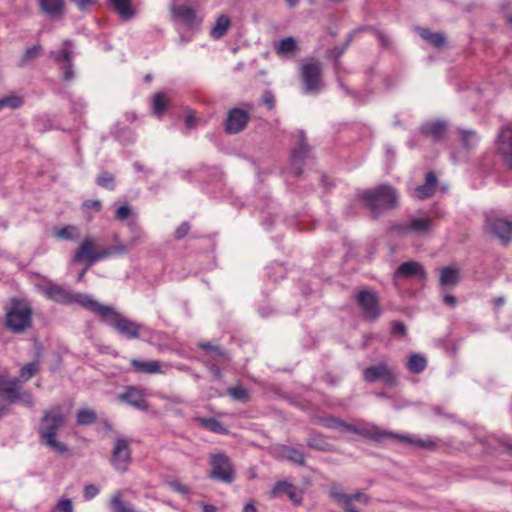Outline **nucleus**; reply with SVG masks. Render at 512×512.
Wrapping results in <instances>:
<instances>
[{"label":"nucleus","mask_w":512,"mask_h":512,"mask_svg":"<svg viewBox=\"0 0 512 512\" xmlns=\"http://www.w3.org/2000/svg\"><path fill=\"white\" fill-rule=\"evenodd\" d=\"M307 446L311 449L323 451V452H334L335 448L326 441L322 434L314 433L311 434L307 439Z\"/></svg>","instance_id":"27"},{"label":"nucleus","mask_w":512,"mask_h":512,"mask_svg":"<svg viewBox=\"0 0 512 512\" xmlns=\"http://www.w3.org/2000/svg\"><path fill=\"white\" fill-rule=\"evenodd\" d=\"M432 228L430 217L412 218L405 222H395L391 225V231L398 236H405L411 233L426 234Z\"/></svg>","instance_id":"15"},{"label":"nucleus","mask_w":512,"mask_h":512,"mask_svg":"<svg viewBox=\"0 0 512 512\" xmlns=\"http://www.w3.org/2000/svg\"><path fill=\"white\" fill-rule=\"evenodd\" d=\"M93 313L99 317L101 322L111 326L127 339L140 337V330L143 326L124 317L113 307L98 302Z\"/></svg>","instance_id":"5"},{"label":"nucleus","mask_w":512,"mask_h":512,"mask_svg":"<svg viewBox=\"0 0 512 512\" xmlns=\"http://www.w3.org/2000/svg\"><path fill=\"white\" fill-rule=\"evenodd\" d=\"M298 50L297 42L294 37H285L275 46V51L279 56H285Z\"/></svg>","instance_id":"35"},{"label":"nucleus","mask_w":512,"mask_h":512,"mask_svg":"<svg viewBox=\"0 0 512 512\" xmlns=\"http://www.w3.org/2000/svg\"><path fill=\"white\" fill-rule=\"evenodd\" d=\"M416 31L419 36L433 45L435 48H442L446 45V36L441 32H433L429 28L417 27Z\"/></svg>","instance_id":"23"},{"label":"nucleus","mask_w":512,"mask_h":512,"mask_svg":"<svg viewBox=\"0 0 512 512\" xmlns=\"http://www.w3.org/2000/svg\"><path fill=\"white\" fill-rule=\"evenodd\" d=\"M395 277L426 279V272L423 265L416 261L403 262L394 273Z\"/></svg>","instance_id":"19"},{"label":"nucleus","mask_w":512,"mask_h":512,"mask_svg":"<svg viewBox=\"0 0 512 512\" xmlns=\"http://www.w3.org/2000/svg\"><path fill=\"white\" fill-rule=\"evenodd\" d=\"M280 454L284 459L291 463L299 466H305V456L298 449L284 445L280 447Z\"/></svg>","instance_id":"30"},{"label":"nucleus","mask_w":512,"mask_h":512,"mask_svg":"<svg viewBox=\"0 0 512 512\" xmlns=\"http://www.w3.org/2000/svg\"><path fill=\"white\" fill-rule=\"evenodd\" d=\"M66 416L60 407L43 411L37 432L43 445L62 455L68 452V446L56 439L58 431L65 426Z\"/></svg>","instance_id":"1"},{"label":"nucleus","mask_w":512,"mask_h":512,"mask_svg":"<svg viewBox=\"0 0 512 512\" xmlns=\"http://www.w3.org/2000/svg\"><path fill=\"white\" fill-rule=\"evenodd\" d=\"M84 208L94 209L95 211H100L102 208V203L100 200H85L82 204Z\"/></svg>","instance_id":"61"},{"label":"nucleus","mask_w":512,"mask_h":512,"mask_svg":"<svg viewBox=\"0 0 512 512\" xmlns=\"http://www.w3.org/2000/svg\"><path fill=\"white\" fill-rule=\"evenodd\" d=\"M458 134L460 136L461 144L465 149L471 150L475 147L478 141V135L475 130L458 129Z\"/></svg>","instance_id":"38"},{"label":"nucleus","mask_w":512,"mask_h":512,"mask_svg":"<svg viewBox=\"0 0 512 512\" xmlns=\"http://www.w3.org/2000/svg\"><path fill=\"white\" fill-rule=\"evenodd\" d=\"M352 34H349L348 37H347V40L345 42V45L342 47V48H335L333 50V53H334V56H335V59L337 60L339 57H341V55L344 53V51L346 50V48L350 45L351 41H352Z\"/></svg>","instance_id":"62"},{"label":"nucleus","mask_w":512,"mask_h":512,"mask_svg":"<svg viewBox=\"0 0 512 512\" xmlns=\"http://www.w3.org/2000/svg\"><path fill=\"white\" fill-rule=\"evenodd\" d=\"M249 114L240 108H233L228 111L225 121V132L227 134H238L243 131L248 122Z\"/></svg>","instance_id":"17"},{"label":"nucleus","mask_w":512,"mask_h":512,"mask_svg":"<svg viewBox=\"0 0 512 512\" xmlns=\"http://www.w3.org/2000/svg\"><path fill=\"white\" fill-rule=\"evenodd\" d=\"M167 98L164 93H156L153 97V111L156 115L163 114L166 108Z\"/></svg>","instance_id":"50"},{"label":"nucleus","mask_w":512,"mask_h":512,"mask_svg":"<svg viewBox=\"0 0 512 512\" xmlns=\"http://www.w3.org/2000/svg\"><path fill=\"white\" fill-rule=\"evenodd\" d=\"M448 124L444 120L427 121L423 123L419 130L426 137H430L433 141H440L446 134Z\"/></svg>","instance_id":"20"},{"label":"nucleus","mask_w":512,"mask_h":512,"mask_svg":"<svg viewBox=\"0 0 512 512\" xmlns=\"http://www.w3.org/2000/svg\"><path fill=\"white\" fill-rule=\"evenodd\" d=\"M460 280V271L454 267H444L440 273V284L443 286L456 285Z\"/></svg>","instance_id":"34"},{"label":"nucleus","mask_w":512,"mask_h":512,"mask_svg":"<svg viewBox=\"0 0 512 512\" xmlns=\"http://www.w3.org/2000/svg\"><path fill=\"white\" fill-rule=\"evenodd\" d=\"M40 371L39 361H32L23 365L19 370V377L21 383H25L32 379Z\"/></svg>","instance_id":"36"},{"label":"nucleus","mask_w":512,"mask_h":512,"mask_svg":"<svg viewBox=\"0 0 512 512\" xmlns=\"http://www.w3.org/2000/svg\"><path fill=\"white\" fill-rule=\"evenodd\" d=\"M95 247L96 242L94 238L90 236L85 237L73 255V262H85L87 263V268H90L92 265L103 259L116 255H123L128 251V246L125 244L108 246L98 251L95 250Z\"/></svg>","instance_id":"4"},{"label":"nucleus","mask_w":512,"mask_h":512,"mask_svg":"<svg viewBox=\"0 0 512 512\" xmlns=\"http://www.w3.org/2000/svg\"><path fill=\"white\" fill-rule=\"evenodd\" d=\"M484 217L485 231L498 239L502 245H509L512 242V222L500 217L494 211L485 213Z\"/></svg>","instance_id":"11"},{"label":"nucleus","mask_w":512,"mask_h":512,"mask_svg":"<svg viewBox=\"0 0 512 512\" xmlns=\"http://www.w3.org/2000/svg\"><path fill=\"white\" fill-rule=\"evenodd\" d=\"M83 492L85 500H91L99 494V488L93 484H90L84 487Z\"/></svg>","instance_id":"55"},{"label":"nucleus","mask_w":512,"mask_h":512,"mask_svg":"<svg viewBox=\"0 0 512 512\" xmlns=\"http://www.w3.org/2000/svg\"><path fill=\"white\" fill-rule=\"evenodd\" d=\"M131 214V208L129 205L120 206L115 212V219L118 221L126 220Z\"/></svg>","instance_id":"54"},{"label":"nucleus","mask_w":512,"mask_h":512,"mask_svg":"<svg viewBox=\"0 0 512 512\" xmlns=\"http://www.w3.org/2000/svg\"><path fill=\"white\" fill-rule=\"evenodd\" d=\"M97 420L96 412L91 408H81L76 414L78 425H91Z\"/></svg>","instance_id":"44"},{"label":"nucleus","mask_w":512,"mask_h":512,"mask_svg":"<svg viewBox=\"0 0 512 512\" xmlns=\"http://www.w3.org/2000/svg\"><path fill=\"white\" fill-rule=\"evenodd\" d=\"M400 436H404V434H397L386 430H375L369 433V437L376 442H383L388 439H397L400 441Z\"/></svg>","instance_id":"47"},{"label":"nucleus","mask_w":512,"mask_h":512,"mask_svg":"<svg viewBox=\"0 0 512 512\" xmlns=\"http://www.w3.org/2000/svg\"><path fill=\"white\" fill-rule=\"evenodd\" d=\"M400 441L430 451H434L438 447L437 443L432 439L414 438L411 435L400 436Z\"/></svg>","instance_id":"33"},{"label":"nucleus","mask_w":512,"mask_h":512,"mask_svg":"<svg viewBox=\"0 0 512 512\" xmlns=\"http://www.w3.org/2000/svg\"><path fill=\"white\" fill-rule=\"evenodd\" d=\"M406 366L411 373L420 374L427 366V359L421 354H412Z\"/></svg>","instance_id":"37"},{"label":"nucleus","mask_w":512,"mask_h":512,"mask_svg":"<svg viewBox=\"0 0 512 512\" xmlns=\"http://www.w3.org/2000/svg\"><path fill=\"white\" fill-rule=\"evenodd\" d=\"M70 2L74 3L82 12L88 11L89 7L95 4V0H70Z\"/></svg>","instance_id":"56"},{"label":"nucleus","mask_w":512,"mask_h":512,"mask_svg":"<svg viewBox=\"0 0 512 512\" xmlns=\"http://www.w3.org/2000/svg\"><path fill=\"white\" fill-rule=\"evenodd\" d=\"M208 464L210 466L209 479L225 484L234 482L236 472L231 459L225 453L216 452L210 454Z\"/></svg>","instance_id":"8"},{"label":"nucleus","mask_w":512,"mask_h":512,"mask_svg":"<svg viewBox=\"0 0 512 512\" xmlns=\"http://www.w3.org/2000/svg\"><path fill=\"white\" fill-rule=\"evenodd\" d=\"M351 497V503L353 501H360L365 505H368L370 503V497L362 492H356L353 495H350Z\"/></svg>","instance_id":"60"},{"label":"nucleus","mask_w":512,"mask_h":512,"mask_svg":"<svg viewBox=\"0 0 512 512\" xmlns=\"http://www.w3.org/2000/svg\"><path fill=\"white\" fill-rule=\"evenodd\" d=\"M262 103L265 104L270 110L275 106L274 95L271 91H266L262 97Z\"/></svg>","instance_id":"59"},{"label":"nucleus","mask_w":512,"mask_h":512,"mask_svg":"<svg viewBox=\"0 0 512 512\" xmlns=\"http://www.w3.org/2000/svg\"><path fill=\"white\" fill-rule=\"evenodd\" d=\"M97 184L105 189L114 190L115 189V177L113 174L104 171L100 173L96 179Z\"/></svg>","instance_id":"49"},{"label":"nucleus","mask_w":512,"mask_h":512,"mask_svg":"<svg viewBox=\"0 0 512 512\" xmlns=\"http://www.w3.org/2000/svg\"><path fill=\"white\" fill-rule=\"evenodd\" d=\"M46 294L48 298L53 300L54 302L65 305L77 303L92 313L98 303L97 300H95L92 296L88 294L72 293L69 290L58 285L48 287L46 289Z\"/></svg>","instance_id":"7"},{"label":"nucleus","mask_w":512,"mask_h":512,"mask_svg":"<svg viewBox=\"0 0 512 512\" xmlns=\"http://www.w3.org/2000/svg\"><path fill=\"white\" fill-rule=\"evenodd\" d=\"M374 33H375V35L379 41V44L382 48L390 49L392 47V42H391L390 38L385 33H383L380 30H374Z\"/></svg>","instance_id":"53"},{"label":"nucleus","mask_w":512,"mask_h":512,"mask_svg":"<svg viewBox=\"0 0 512 512\" xmlns=\"http://www.w3.org/2000/svg\"><path fill=\"white\" fill-rule=\"evenodd\" d=\"M54 236L61 240L73 241L79 237V232L76 226L67 225L55 229Z\"/></svg>","instance_id":"43"},{"label":"nucleus","mask_w":512,"mask_h":512,"mask_svg":"<svg viewBox=\"0 0 512 512\" xmlns=\"http://www.w3.org/2000/svg\"><path fill=\"white\" fill-rule=\"evenodd\" d=\"M227 393L234 400L242 403H246L250 399L248 391L242 386L230 387L228 388Z\"/></svg>","instance_id":"48"},{"label":"nucleus","mask_w":512,"mask_h":512,"mask_svg":"<svg viewBox=\"0 0 512 512\" xmlns=\"http://www.w3.org/2000/svg\"><path fill=\"white\" fill-rule=\"evenodd\" d=\"M173 13L188 25H193L196 22V13L189 6L182 5L176 7L173 9Z\"/></svg>","instance_id":"40"},{"label":"nucleus","mask_w":512,"mask_h":512,"mask_svg":"<svg viewBox=\"0 0 512 512\" xmlns=\"http://www.w3.org/2000/svg\"><path fill=\"white\" fill-rule=\"evenodd\" d=\"M198 346H199L201 349H203V350H205V351H207V352H209V353H211V354L215 355V359H216L217 361H220V362H227V361H229V356H228L227 352H226V351H224V350H223L220 346H218V345H212V344H211V343H209V342H200V343L198 344Z\"/></svg>","instance_id":"42"},{"label":"nucleus","mask_w":512,"mask_h":512,"mask_svg":"<svg viewBox=\"0 0 512 512\" xmlns=\"http://www.w3.org/2000/svg\"><path fill=\"white\" fill-rule=\"evenodd\" d=\"M362 378L366 383L380 382L389 388H393L399 383L397 370L383 361L364 368Z\"/></svg>","instance_id":"9"},{"label":"nucleus","mask_w":512,"mask_h":512,"mask_svg":"<svg viewBox=\"0 0 512 512\" xmlns=\"http://www.w3.org/2000/svg\"><path fill=\"white\" fill-rule=\"evenodd\" d=\"M360 199L364 202L366 207L369 208L374 218L397 208L399 205V194L397 190L389 184H381L364 190L360 194Z\"/></svg>","instance_id":"2"},{"label":"nucleus","mask_w":512,"mask_h":512,"mask_svg":"<svg viewBox=\"0 0 512 512\" xmlns=\"http://www.w3.org/2000/svg\"><path fill=\"white\" fill-rule=\"evenodd\" d=\"M169 487L182 495H187L190 493V488L187 485L182 484L178 480H172L168 482Z\"/></svg>","instance_id":"52"},{"label":"nucleus","mask_w":512,"mask_h":512,"mask_svg":"<svg viewBox=\"0 0 512 512\" xmlns=\"http://www.w3.org/2000/svg\"><path fill=\"white\" fill-rule=\"evenodd\" d=\"M32 307L25 299L11 298L5 307V328L14 333L22 334L32 327Z\"/></svg>","instance_id":"3"},{"label":"nucleus","mask_w":512,"mask_h":512,"mask_svg":"<svg viewBox=\"0 0 512 512\" xmlns=\"http://www.w3.org/2000/svg\"><path fill=\"white\" fill-rule=\"evenodd\" d=\"M0 397L9 404L21 403L27 407L34 406L33 395L24 390L22 383L16 378H7L0 382Z\"/></svg>","instance_id":"10"},{"label":"nucleus","mask_w":512,"mask_h":512,"mask_svg":"<svg viewBox=\"0 0 512 512\" xmlns=\"http://www.w3.org/2000/svg\"><path fill=\"white\" fill-rule=\"evenodd\" d=\"M437 184L436 174L433 171L428 172L425 176V182L415 188L413 196L419 200L430 198L434 195Z\"/></svg>","instance_id":"21"},{"label":"nucleus","mask_w":512,"mask_h":512,"mask_svg":"<svg viewBox=\"0 0 512 512\" xmlns=\"http://www.w3.org/2000/svg\"><path fill=\"white\" fill-rule=\"evenodd\" d=\"M497 153L505 166L512 170V122L502 125L495 139Z\"/></svg>","instance_id":"13"},{"label":"nucleus","mask_w":512,"mask_h":512,"mask_svg":"<svg viewBox=\"0 0 512 512\" xmlns=\"http://www.w3.org/2000/svg\"><path fill=\"white\" fill-rule=\"evenodd\" d=\"M330 497H332L337 503L342 504L345 512H359L351 504V497L349 494L343 492L337 485H332L329 491Z\"/></svg>","instance_id":"25"},{"label":"nucleus","mask_w":512,"mask_h":512,"mask_svg":"<svg viewBox=\"0 0 512 512\" xmlns=\"http://www.w3.org/2000/svg\"><path fill=\"white\" fill-rule=\"evenodd\" d=\"M61 69L63 70L65 81H70L74 78L72 61L65 62V64L62 65Z\"/></svg>","instance_id":"58"},{"label":"nucleus","mask_w":512,"mask_h":512,"mask_svg":"<svg viewBox=\"0 0 512 512\" xmlns=\"http://www.w3.org/2000/svg\"><path fill=\"white\" fill-rule=\"evenodd\" d=\"M321 423L324 427L328 428V429H338V428H342L348 432H351V433H360L359 429L352 425V424H349L343 420H340L336 417H324L321 419Z\"/></svg>","instance_id":"29"},{"label":"nucleus","mask_w":512,"mask_h":512,"mask_svg":"<svg viewBox=\"0 0 512 512\" xmlns=\"http://www.w3.org/2000/svg\"><path fill=\"white\" fill-rule=\"evenodd\" d=\"M299 140V146L294 148L291 153V172L295 177L301 176L303 162L308 157L310 152V147L305 140L303 131H301L299 134Z\"/></svg>","instance_id":"18"},{"label":"nucleus","mask_w":512,"mask_h":512,"mask_svg":"<svg viewBox=\"0 0 512 512\" xmlns=\"http://www.w3.org/2000/svg\"><path fill=\"white\" fill-rule=\"evenodd\" d=\"M63 44H64V46H67V47H64L59 52L52 51V52H50L49 56H50V58L55 60L57 63L65 64V62L72 61L73 52L70 50L72 42L70 40H65Z\"/></svg>","instance_id":"41"},{"label":"nucleus","mask_w":512,"mask_h":512,"mask_svg":"<svg viewBox=\"0 0 512 512\" xmlns=\"http://www.w3.org/2000/svg\"><path fill=\"white\" fill-rule=\"evenodd\" d=\"M499 444L504 448V452L510 456H512V439L508 440H499Z\"/></svg>","instance_id":"64"},{"label":"nucleus","mask_w":512,"mask_h":512,"mask_svg":"<svg viewBox=\"0 0 512 512\" xmlns=\"http://www.w3.org/2000/svg\"><path fill=\"white\" fill-rule=\"evenodd\" d=\"M197 422L207 430L215 433L225 434L227 429L215 418H198Z\"/></svg>","instance_id":"45"},{"label":"nucleus","mask_w":512,"mask_h":512,"mask_svg":"<svg viewBox=\"0 0 512 512\" xmlns=\"http://www.w3.org/2000/svg\"><path fill=\"white\" fill-rule=\"evenodd\" d=\"M24 104V98L17 94H10L3 98H0L1 109L7 107L10 109H18Z\"/></svg>","instance_id":"46"},{"label":"nucleus","mask_w":512,"mask_h":512,"mask_svg":"<svg viewBox=\"0 0 512 512\" xmlns=\"http://www.w3.org/2000/svg\"><path fill=\"white\" fill-rule=\"evenodd\" d=\"M54 512H74L72 501L68 498H61L58 501Z\"/></svg>","instance_id":"51"},{"label":"nucleus","mask_w":512,"mask_h":512,"mask_svg":"<svg viewBox=\"0 0 512 512\" xmlns=\"http://www.w3.org/2000/svg\"><path fill=\"white\" fill-rule=\"evenodd\" d=\"M392 332L394 334H398L400 336H404L406 334V326L402 322H395L392 327Z\"/></svg>","instance_id":"63"},{"label":"nucleus","mask_w":512,"mask_h":512,"mask_svg":"<svg viewBox=\"0 0 512 512\" xmlns=\"http://www.w3.org/2000/svg\"><path fill=\"white\" fill-rule=\"evenodd\" d=\"M281 494H286L295 504H300L302 502V497L296 487L289 482L279 481L275 484L271 491L272 497H278Z\"/></svg>","instance_id":"22"},{"label":"nucleus","mask_w":512,"mask_h":512,"mask_svg":"<svg viewBox=\"0 0 512 512\" xmlns=\"http://www.w3.org/2000/svg\"><path fill=\"white\" fill-rule=\"evenodd\" d=\"M355 299L365 318L375 321L380 317L381 308L377 292L371 289H363L358 292Z\"/></svg>","instance_id":"12"},{"label":"nucleus","mask_w":512,"mask_h":512,"mask_svg":"<svg viewBox=\"0 0 512 512\" xmlns=\"http://www.w3.org/2000/svg\"><path fill=\"white\" fill-rule=\"evenodd\" d=\"M43 53V47L40 44L33 45L32 47L27 48L22 57L17 62V66L19 68H24L29 65L31 62L35 61L39 58Z\"/></svg>","instance_id":"31"},{"label":"nucleus","mask_w":512,"mask_h":512,"mask_svg":"<svg viewBox=\"0 0 512 512\" xmlns=\"http://www.w3.org/2000/svg\"><path fill=\"white\" fill-rule=\"evenodd\" d=\"M117 399L137 410L146 411L149 408L144 391L136 386H127L125 391L117 396Z\"/></svg>","instance_id":"16"},{"label":"nucleus","mask_w":512,"mask_h":512,"mask_svg":"<svg viewBox=\"0 0 512 512\" xmlns=\"http://www.w3.org/2000/svg\"><path fill=\"white\" fill-rule=\"evenodd\" d=\"M230 26V18L225 14H221L216 18L215 24L210 30V36L214 39H220L227 33Z\"/></svg>","instance_id":"26"},{"label":"nucleus","mask_w":512,"mask_h":512,"mask_svg":"<svg viewBox=\"0 0 512 512\" xmlns=\"http://www.w3.org/2000/svg\"><path fill=\"white\" fill-rule=\"evenodd\" d=\"M42 10L51 18L59 17L63 14V0H40Z\"/></svg>","instance_id":"32"},{"label":"nucleus","mask_w":512,"mask_h":512,"mask_svg":"<svg viewBox=\"0 0 512 512\" xmlns=\"http://www.w3.org/2000/svg\"><path fill=\"white\" fill-rule=\"evenodd\" d=\"M108 2L123 20H130L134 17L135 10L132 7V0H108Z\"/></svg>","instance_id":"24"},{"label":"nucleus","mask_w":512,"mask_h":512,"mask_svg":"<svg viewBox=\"0 0 512 512\" xmlns=\"http://www.w3.org/2000/svg\"><path fill=\"white\" fill-rule=\"evenodd\" d=\"M109 506L112 512H137L129 504L124 502L119 491L112 495Z\"/></svg>","instance_id":"39"},{"label":"nucleus","mask_w":512,"mask_h":512,"mask_svg":"<svg viewBox=\"0 0 512 512\" xmlns=\"http://www.w3.org/2000/svg\"><path fill=\"white\" fill-rule=\"evenodd\" d=\"M130 442L125 437H117L110 458L111 465L119 472L128 470L131 463Z\"/></svg>","instance_id":"14"},{"label":"nucleus","mask_w":512,"mask_h":512,"mask_svg":"<svg viewBox=\"0 0 512 512\" xmlns=\"http://www.w3.org/2000/svg\"><path fill=\"white\" fill-rule=\"evenodd\" d=\"M130 364L132 368L139 373L156 374L161 372L160 364L158 361H142L138 359H132Z\"/></svg>","instance_id":"28"},{"label":"nucleus","mask_w":512,"mask_h":512,"mask_svg":"<svg viewBox=\"0 0 512 512\" xmlns=\"http://www.w3.org/2000/svg\"><path fill=\"white\" fill-rule=\"evenodd\" d=\"M299 78L304 94H319L325 86L322 63L313 57L305 58L299 67Z\"/></svg>","instance_id":"6"},{"label":"nucleus","mask_w":512,"mask_h":512,"mask_svg":"<svg viewBox=\"0 0 512 512\" xmlns=\"http://www.w3.org/2000/svg\"><path fill=\"white\" fill-rule=\"evenodd\" d=\"M189 229H190V225L188 223H182L176 230H175V233H174V237L175 239L177 240H181L182 238H184L188 232H189Z\"/></svg>","instance_id":"57"}]
</instances>
